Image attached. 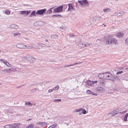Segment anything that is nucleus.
<instances>
[{"label": "nucleus", "instance_id": "nucleus-27", "mask_svg": "<svg viewBox=\"0 0 128 128\" xmlns=\"http://www.w3.org/2000/svg\"><path fill=\"white\" fill-rule=\"evenodd\" d=\"M38 44L40 46H42L43 47H44L46 46L45 44L40 43H38Z\"/></svg>", "mask_w": 128, "mask_h": 128}, {"label": "nucleus", "instance_id": "nucleus-58", "mask_svg": "<svg viewBox=\"0 0 128 128\" xmlns=\"http://www.w3.org/2000/svg\"><path fill=\"white\" fill-rule=\"evenodd\" d=\"M121 13V12H119L118 14H117V16H120V15H121V14H120Z\"/></svg>", "mask_w": 128, "mask_h": 128}, {"label": "nucleus", "instance_id": "nucleus-18", "mask_svg": "<svg viewBox=\"0 0 128 128\" xmlns=\"http://www.w3.org/2000/svg\"><path fill=\"white\" fill-rule=\"evenodd\" d=\"M105 82V80H102L100 81V86H104V83Z\"/></svg>", "mask_w": 128, "mask_h": 128}, {"label": "nucleus", "instance_id": "nucleus-46", "mask_svg": "<svg viewBox=\"0 0 128 128\" xmlns=\"http://www.w3.org/2000/svg\"><path fill=\"white\" fill-rule=\"evenodd\" d=\"M42 126H45L46 125V124L44 122H42Z\"/></svg>", "mask_w": 128, "mask_h": 128}, {"label": "nucleus", "instance_id": "nucleus-6", "mask_svg": "<svg viewBox=\"0 0 128 128\" xmlns=\"http://www.w3.org/2000/svg\"><path fill=\"white\" fill-rule=\"evenodd\" d=\"M109 76V78H108V80L112 81H114L116 78L117 77V76H114V75L110 73Z\"/></svg>", "mask_w": 128, "mask_h": 128}, {"label": "nucleus", "instance_id": "nucleus-17", "mask_svg": "<svg viewBox=\"0 0 128 128\" xmlns=\"http://www.w3.org/2000/svg\"><path fill=\"white\" fill-rule=\"evenodd\" d=\"M123 34L121 32H119L117 34L116 36L118 38L122 37H123Z\"/></svg>", "mask_w": 128, "mask_h": 128}, {"label": "nucleus", "instance_id": "nucleus-15", "mask_svg": "<svg viewBox=\"0 0 128 128\" xmlns=\"http://www.w3.org/2000/svg\"><path fill=\"white\" fill-rule=\"evenodd\" d=\"M25 104L27 106H32L33 104L31 103L30 102H26Z\"/></svg>", "mask_w": 128, "mask_h": 128}, {"label": "nucleus", "instance_id": "nucleus-38", "mask_svg": "<svg viewBox=\"0 0 128 128\" xmlns=\"http://www.w3.org/2000/svg\"><path fill=\"white\" fill-rule=\"evenodd\" d=\"M118 109H116V110H114V112H109L108 114H112L113 113L115 112L116 111V112H117V110Z\"/></svg>", "mask_w": 128, "mask_h": 128}, {"label": "nucleus", "instance_id": "nucleus-51", "mask_svg": "<svg viewBox=\"0 0 128 128\" xmlns=\"http://www.w3.org/2000/svg\"><path fill=\"white\" fill-rule=\"evenodd\" d=\"M33 48V47L32 46H27V48H29L30 49H32Z\"/></svg>", "mask_w": 128, "mask_h": 128}, {"label": "nucleus", "instance_id": "nucleus-64", "mask_svg": "<svg viewBox=\"0 0 128 128\" xmlns=\"http://www.w3.org/2000/svg\"><path fill=\"white\" fill-rule=\"evenodd\" d=\"M34 128H40L39 126H36L34 127Z\"/></svg>", "mask_w": 128, "mask_h": 128}, {"label": "nucleus", "instance_id": "nucleus-54", "mask_svg": "<svg viewBox=\"0 0 128 128\" xmlns=\"http://www.w3.org/2000/svg\"><path fill=\"white\" fill-rule=\"evenodd\" d=\"M24 58H25V60H28V56H27L25 57Z\"/></svg>", "mask_w": 128, "mask_h": 128}, {"label": "nucleus", "instance_id": "nucleus-19", "mask_svg": "<svg viewBox=\"0 0 128 128\" xmlns=\"http://www.w3.org/2000/svg\"><path fill=\"white\" fill-rule=\"evenodd\" d=\"M28 60H32L33 61L35 60L36 58H34L32 56H30L29 55H28Z\"/></svg>", "mask_w": 128, "mask_h": 128}, {"label": "nucleus", "instance_id": "nucleus-1", "mask_svg": "<svg viewBox=\"0 0 128 128\" xmlns=\"http://www.w3.org/2000/svg\"><path fill=\"white\" fill-rule=\"evenodd\" d=\"M116 40L114 38H112V36L109 35L107 36L106 38V44L110 45V44H112L115 43V44H116L117 43Z\"/></svg>", "mask_w": 128, "mask_h": 128}, {"label": "nucleus", "instance_id": "nucleus-59", "mask_svg": "<svg viewBox=\"0 0 128 128\" xmlns=\"http://www.w3.org/2000/svg\"><path fill=\"white\" fill-rule=\"evenodd\" d=\"M118 112H117L114 114H113V115H112V116H115L117 114H118Z\"/></svg>", "mask_w": 128, "mask_h": 128}, {"label": "nucleus", "instance_id": "nucleus-31", "mask_svg": "<svg viewBox=\"0 0 128 128\" xmlns=\"http://www.w3.org/2000/svg\"><path fill=\"white\" fill-rule=\"evenodd\" d=\"M61 100L60 99H55L54 100V102H60Z\"/></svg>", "mask_w": 128, "mask_h": 128}, {"label": "nucleus", "instance_id": "nucleus-57", "mask_svg": "<svg viewBox=\"0 0 128 128\" xmlns=\"http://www.w3.org/2000/svg\"><path fill=\"white\" fill-rule=\"evenodd\" d=\"M78 109L79 112L83 110L82 108H80L79 109Z\"/></svg>", "mask_w": 128, "mask_h": 128}, {"label": "nucleus", "instance_id": "nucleus-43", "mask_svg": "<svg viewBox=\"0 0 128 128\" xmlns=\"http://www.w3.org/2000/svg\"><path fill=\"white\" fill-rule=\"evenodd\" d=\"M70 37H74L75 36V35L74 34L72 33L70 34H69Z\"/></svg>", "mask_w": 128, "mask_h": 128}, {"label": "nucleus", "instance_id": "nucleus-62", "mask_svg": "<svg viewBox=\"0 0 128 128\" xmlns=\"http://www.w3.org/2000/svg\"><path fill=\"white\" fill-rule=\"evenodd\" d=\"M69 65V66H74V64H71Z\"/></svg>", "mask_w": 128, "mask_h": 128}, {"label": "nucleus", "instance_id": "nucleus-56", "mask_svg": "<svg viewBox=\"0 0 128 128\" xmlns=\"http://www.w3.org/2000/svg\"><path fill=\"white\" fill-rule=\"evenodd\" d=\"M75 110V111L74 112H79L78 109L76 110Z\"/></svg>", "mask_w": 128, "mask_h": 128}, {"label": "nucleus", "instance_id": "nucleus-30", "mask_svg": "<svg viewBox=\"0 0 128 128\" xmlns=\"http://www.w3.org/2000/svg\"><path fill=\"white\" fill-rule=\"evenodd\" d=\"M4 127L5 128H10V124L6 125Z\"/></svg>", "mask_w": 128, "mask_h": 128}, {"label": "nucleus", "instance_id": "nucleus-33", "mask_svg": "<svg viewBox=\"0 0 128 128\" xmlns=\"http://www.w3.org/2000/svg\"><path fill=\"white\" fill-rule=\"evenodd\" d=\"M59 88V86L58 85H57V86L53 88V90H58V89Z\"/></svg>", "mask_w": 128, "mask_h": 128}, {"label": "nucleus", "instance_id": "nucleus-10", "mask_svg": "<svg viewBox=\"0 0 128 128\" xmlns=\"http://www.w3.org/2000/svg\"><path fill=\"white\" fill-rule=\"evenodd\" d=\"M20 125L19 123H14L12 124H10V128H19L18 126Z\"/></svg>", "mask_w": 128, "mask_h": 128}, {"label": "nucleus", "instance_id": "nucleus-32", "mask_svg": "<svg viewBox=\"0 0 128 128\" xmlns=\"http://www.w3.org/2000/svg\"><path fill=\"white\" fill-rule=\"evenodd\" d=\"M127 111V110H124L122 112H118L119 113H120L121 114H122L124 113H125V112H126Z\"/></svg>", "mask_w": 128, "mask_h": 128}, {"label": "nucleus", "instance_id": "nucleus-60", "mask_svg": "<svg viewBox=\"0 0 128 128\" xmlns=\"http://www.w3.org/2000/svg\"><path fill=\"white\" fill-rule=\"evenodd\" d=\"M96 18H94L93 19V21H94H94L95 22L96 21Z\"/></svg>", "mask_w": 128, "mask_h": 128}, {"label": "nucleus", "instance_id": "nucleus-41", "mask_svg": "<svg viewBox=\"0 0 128 128\" xmlns=\"http://www.w3.org/2000/svg\"><path fill=\"white\" fill-rule=\"evenodd\" d=\"M123 72L122 71H119L118 72H117L116 73V74H121Z\"/></svg>", "mask_w": 128, "mask_h": 128}, {"label": "nucleus", "instance_id": "nucleus-23", "mask_svg": "<svg viewBox=\"0 0 128 128\" xmlns=\"http://www.w3.org/2000/svg\"><path fill=\"white\" fill-rule=\"evenodd\" d=\"M58 36V35L57 34H54L52 35L51 38H56Z\"/></svg>", "mask_w": 128, "mask_h": 128}, {"label": "nucleus", "instance_id": "nucleus-42", "mask_svg": "<svg viewBox=\"0 0 128 128\" xmlns=\"http://www.w3.org/2000/svg\"><path fill=\"white\" fill-rule=\"evenodd\" d=\"M6 65L10 67V66H12V65L10 64L9 62H7Z\"/></svg>", "mask_w": 128, "mask_h": 128}, {"label": "nucleus", "instance_id": "nucleus-21", "mask_svg": "<svg viewBox=\"0 0 128 128\" xmlns=\"http://www.w3.org/2000/svg\"><path fill=\"white\" fill-rule=\"evenodd\" d=\"M54 7L52 8H50L49 10H48L46 12L47 14H50L52 13V9Z\"/></svg>", "mask_w": 128, "mask_h": 128}, {"label": "nucleus", "instance_id": "nucleus-2", "mask_svg": "<svg viewBox=\"0 0 128 128\" xmlns=\"http://www.w3.org/2000/svg\"><path fill=\"white\" fill-rule=\"evenodd\" d=\"M63 5L60 6L57 8H55L53 11V13H57L61 12L62 11Z\"/></svg>", "mask_w": 128, "mask_h": 128}, {"label": "nucleus", "instance_id": "nucleus-12", "mask_svg": "<svg viewBox=\"0 0 128 128\" xmlns=\"http://www.w3.org/2000/svg\"><path fill=\"white\" fill-rule=\"evenodd\" d=\"M68 11L71 10L72 11L73 9H74V8L72 4H68Z\"/></svg>", "mask_w": 128, "mask_h": 128}, {"label": "nucleus", "instance_id": "nucleus-9", "mask_svg": "<svg viewBox=\"0 0 128 128\" xmlns=\"http://www.w3.org/2000/svg\"><path fill=\"white\" fill-rule=\"evenodd\" d=\"M16 46L17 47L21 49L24 48L25 47H26V45L20 43H18L16 45Z\"/></svg>", "mask_w": 128, "mask_h": 128}, {"label": "nucleus", "instance_id": "nucleus-50", "mask_svg": "<svg viewBox=\"0 0 128 128\" xmlns=\"http://www.w3.org/2000/svg\"><path fill=\"white\" fill-rule=\"evenodd\" d=\"M82 63V62H78V63H76L75 64H74V65H76V64H81Z\"/></svg>", "mask_w": 128, "mask_h": 128}, {"label": "nucleus", "instance_id": "nucleus-34", "mask_svg": "<svg viewBox=\"0 0 128 128\" xmlns=\"http://www.w3.org/2000/svg\"><path fill=\"white\" fill-rule=\"evenodd\" d=\"M11 69L9 68L8 69H6L4 70V71L7 72H11L10 70Z\"/></svg>", "mask_w": 128, "mask_h": 128}, {"label": "nucleus", "instance_id": "nucleus-52", "mask_svg": "<svg viewBox=\"0 0 128 128\" xmlns=\"http://www.w3.org/2000/svg\"><path fill=\"white\" fill-rule=\"evenodd\" d=\"M93 95H94L95 96H97L98 95V94L92 92V93H91Z\"/></svg>", "mask_w": 128, "mask_h": 128}, {"label": "nucleus", "instance_id": "nucleus-36", "mask_svg": "<svg viewBox=\"0 0 128 128\" xmlns=\"http://www.w3.org/2000/svg\"><path fill=\"white\" fill-rule=\"evenodd\" d=\"M1 60L6 65L8 61L4 59H2Z\"/></svg>", "mask_w": 128, "mask_h": 128}, {"label": "nucleus", "instance_id": "nucleus-45", "mask_svg": "<svg viewBox=\"0 0 128 128\" xmlns=\"http://www.w3.org/2000/svg\"><path fill=\"white\" fill-rule=\"evenodd\" d=\"M5 13L6 14L8 15L10 14V12L8 10H6L5 11Z\"/></svg>", "mask_w": 128, "mask_h": 128}, {"label": "nucleus", "instance_id": "nucleus-47", "mask_svg": "<svg viewBox=\"0 0 128 128\" xmlns=\"http://www.w3.org/2000/svg\"><path fill=\"white\" fill-rule=\"evenodd\" d=\"M36 88H34V89H32V92L33 93L34 92L36 91Z\"/></svg>", "mask_w": 128, "mask_h": 128}, {"label": "nucleus", "instance_id": "nucleus-40", "mask_svg": "<svg viewBox=\"0 0 128 128\" xmlns=\"http://www.w3.org/2000/svg\"><path fill=\"white\" fill-rule=\"evenodd\" d=\"M87 112H86L85 110L83 109V111H82V113L83 114H86Z\"/></svg>", "mask_w": 128, "mask_h": 128}, {"label": "nucleus", "instance_id": "nucleus-7", "mask_svg": "<svg viewBox=\"0 0 128 128\" xmlns=\"http://www.w3.org/2000/svg\"><path fill=\"white\" fill-rule=\"evenodd\" d=\"M104 89V88L100 87H96L94 88L95 91L98 93L101 92Z\"/></svg>", "mask_w": 128, "mask_h": 128}, {"label": "nucleus", "instance_id": "nucleus-25", "mask_svg": "<svg viewBox=\"0 0 128 128\" xmlns=\"http://www.w3.org/2000/svg\"><path fill=\"white\" fill-rule=\"evenodd\" d=\"M57 124H55L50 126L48 128H54L57 126Z\"/></svg>", "mask_w": 128, "mask_h": 128}, {"label": "nucleus", "instance_id": "nucleus-11", "mask_svg": "<svg viewBox=\"0 0 128 128\" xmlns=\"http://www.w3.org/2000/svg\"><path fill=\"white\" fill-rule=\"evenodd\" d=\"M37 12H36V11H34L30 15L29 17H32V16H37Z\"/></svg>", "mask_w": 128, "mask_h": 128}, {"label": "nucleus", "instance_id": "nucleus-13", "mask_svg": "<svg viewBox=\"0 0 128 128\" xmlns=\"http://www.w3.org/2000/svg\"><path fill=\"white\" fill-rule=\"evenodd\" d=\"M105 73L100 74L98 75V76L99 78L105 79Z\"/></svg>", "mask_w": 128, "mask_h": 128}, {"label": "nucleus", "instance_id": "nucleus-5", "mask_svg": "<svg viewBox=\"0 0 128 128\" xmlns=\"http://www.w3.org/2000/svg\"><path fill=\"white\" fill-rule=\"evenodd\" d=\"M46 10V9L39 10L36 12L37 14L43 16L44 14L45 13Z\"/></svg>", "mask_w": 128, "mask_h": 128}, {"label": "nucleus", "instance_id": "nucleus-29", "mask_svg": "<svg viewBox=\"0 0 128 128\" xmlns=\"http://www.w3.org/2000/svg\"><path fill=\"white\" fill-rule=\"evenodd\" d=\"M20 35L21 34L18 32H17L14 34V36L15 37L16 36H20Z\"/></svg>", "mask_w": 128, "mask_h": 128}, {"label": "nucleus", "instance_id": "nucleus-8", "mask_svg": "<svg viewBox=\"0 0 128 128\" xmlns=\"http://www.w3.org/2000/svg\"><path fill=\"white\" fill-rule=\"evenodd\" d=\"M31 12L30 10L22 11L20 12V14L23 15L24 14L25 15L27 16Z\"/></svg>", "mask_w": 128, "mask_h": 128}, {"label": "nucleus", "instance_id": "nucleus-44", "mask_svg": "<svg viewBox=\"0 0 128 128\" xmlns=\"http://www.w3.org/2000/svg\"><path fill=\"white\" fill-rule=\"evenodd\" d=\"M113 90L116 92H118V89L116 88H113Z\"/></svg>", "mask_w": 128, "mask_h": 128}, {"label": "nucleus", "instance_id": "nucleus-4", "mask_svg": "<svg viewBox=\"0 0 128 128\" xmlns=\"http://www.w3.org/2000/svg\"><path fill=\"white\" fill-rule=\"evenodd\" d=\"M78 45L80 47L82 48L85 46H90L89 44L86 43V44H84L81 42H79L78 43Z\"/></svg>", "mask_w": 128, "mask_h": 128}, {"label": "nucleus", "instance_id": "nucleus-16", "mask_svg": "<svg viewBox=\"0 0 128 128\" xmlns=\"http://www.w3.org/2000/svg\"><path fill=\"white\" fill-rule=\"evenodd\" d=\"M86 84L88 86H90L93 84V82L92 81L88 80L87 81Z\"/></svg>", "mask_w": 128, "mask_h": 128}, {"label": "nucleus", "instance_id": "nucleus-35", "mask_svg": "<svg viewBox=\"0 0 128 128\" xmlns=\"http://www.w3.org/2000/svg\"><path fill=\"white\" fill-rule=\"evenodd\" d=\"M125 43L126 45L128 46V38H127L125 40Z\"/></svg>", "mask_w": 128, "mask_h": 128}, {"label": "nucleus", "instance_id": "nucleus-24", "mask_svg": "<svg viewBox=\"0 0 128 128\" xmlns=\"http://www.w3.org/2000/svg\"><path fill=\"white\" fill-rule=\"evenodd\" d=\"M128 116V113H127L126 114L124 118V120L125 122H126L127 121V118Z\"/></svg>", "mask_w": 128, "mask_h": 128}, {"label": "nucleus", "instance_id": "nucleus-49", "mask_svg": "<svg viewBox=\"0 0 128 128\" xmlns=\"http://www.w3.org/2000/svg\"><path fill=\"white\" fill-rule=\"evenodd\" d=\"M42 122H37L36 123V124H40V125H42Z\"/></svg>", "mask_w": 128, "mask_h": 128}, {"label": "nucleus", "instance_id": "nucleus-53", "mask_svg": "<svg viewBox=\"0 0 128 128\" xmlns=\"http://www.w3.org/2000/svg\"><path fill=\"white\" fill-rule=\"evenodd\" d=\"M122 69H123L124 70H127L128 71V67H127V68H122Z\"/></svg>", "mask_w": 128, "mask_h": 128}, {"label": "nucleus", "instance_id": "nucleus-20", "mask_svg": "<svg viewBox=\"0 0 128 128\" xmlns=\"http://www.w3.org/2000/svg\"><path fill=\"white\" fill-rule=\"evenodd\" d=\"M10 27L12 28H15V29H17L18 28V26L17 25H16L14 24H12L10 26Z\"/></svg>", "mask_w": 128, "mask_h": 128}, {"label": "nucleus", "instance_id": "nucleus-39", "mask_svg": "<svg viewBox=\"0 0 128 128\" xmlns=\"http://www.w3.org/2000/svg\"><path fill=\"white\" fill-rule=\"evenodd\" d=\"M86 93L89 94H91L92 93V91H90L89 90H87Z\"/></svg>", "mask_w": 128, "mask_h": 128}, {"label": "nucleus", "instance_id": "nucleus-55", "mask_svg": "<svg viewBox=\"0 0 128 128\" xmlns=\"http://www.w3.org/2000/svg\"><path fill=\"white\" fill-rule=\"evenodd\" d=\"M53 90L50 89L48 90V92H51Z\"/></svg>", "mask_w": 128, "mask_h": 128}, {"label": "nucleus", "instance_id": "nucleus-3", "mask_svg": "<svg viewBox=\"0 0 128 128\" xmlns=\"http://www.w3.org/2000/svg\"><path fill=\"white\" fill-rule=\"evenodd\" d=\"M78 2L80 3L82 6H88V4L87 0H78Z\"/></svg>", "mask_w": 128, "mask_h": 128}, {"label": "nucleus", "instance_id": "nucleus-14", "mask_svg": "<svg viewBox=\"0 0 128 128\" xmlns=\"http://www.w3.org/2000/svg\"><path fill=\"white\" fill-rule=\"evenodd\" d=\"M110 73L109 72H107L105 73V79L108 80V78H109Z\"/></svg>", "mask_w": 128, "mask_h": 128}, {"label": "nucleus", "instance_id": "nucleus-37", "mask_svg": "<svg viewBox=\"0 0 128 128\" xmlns=\"http://www.w3.org/2000/svg\"><path fill=\"white\" fill-rule=\"evenodd\" d=\"M61 29H62L63 30H66L67 28L65 27H64L63 26H62L60 27V28Z\"/></svg>", "mask_w": 128, "mask_h": 128}, {"label": "nucleus", "instance_id": "nucleus-61", "mask_svg": "<svg viewBox=\"0 0 128 128\" xmlns=\"http://www.w3.org/2000/svg\"><path fill=\"white\" fill-rule=\"evenodd\" d=\"M93 84H95L97 82V81H93Z\"/></svg>", "mask_w": 128, "mask_h": 128}, {"label": "nucleus", "instance_id": "nucleus-22", "mask_svg": "<svg viewBox=\"0 0 128 128\" xmlns=\"http://www.w3.org/2000/svg\"><path fill=\"white\" fill-rule=\"evenodd\" d=\"M34 124H31L27 126L26 128H34Z\"/></svg>", "mask_w": 128, "mask_h": 128}, {"label": "nucleus", "instance_id": "nucleus-63", "mask_svg": "<svg viewBox=\"0 0 128 128\" xmlns=\"http://www.w3.org/2000/svg\"><path fill=\"white\" fill-rule=\"evenodd\" d=\"M64 67H69V65H66L65 66H64Z\"/></svg>", "mask_w": 128, "mask_h": 128}, {"label": "nucleus", "instance_id": "nucleus-26", "mask_svg": "<svg viewBox=\"0 0 128 128\" xmlns=\"http://www.w3.org/2000/svg\"><path fill=\"white\" fill-rule=\"evenodd\" d=\"M110 10H111L109 8L104 9L103 11L105 12H108L110 11Z\"/></svg>", "mask_w": 128, "mask_h": 128}, {"label": "nucleus", "instance_id": "nucleus-48", "mask_svg": "<svg viewBox=\"0 0 128 128\" xmlns=\"http://www.w3.org/2000/svg\"><path fill=\"white\" fill-rule=\"evenodd\" d=\"M96 20H100V18L99 17L97 16L95 17Z\"/></svg>", "mask_w": 128, "mask_h": 128}, {"label": "nucleus", "instance_id": "nucleus-28", "mask_svg": "<svg viewBox=\"0 0 128 128\" xmlns=\"http://www.w3.org/2000/svg\"><path fill=\"white\" fill-rule=\"evenodd\" d=\"M58 16H62L60 14H54L52 16V17H57Z\"/></svg>", "mask_w": 128, "mask_h": 128}]
</instances>
